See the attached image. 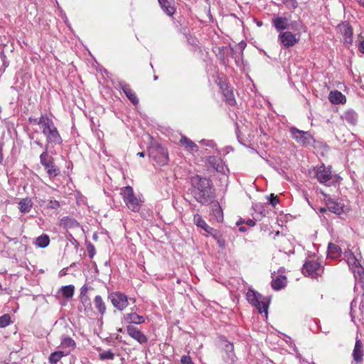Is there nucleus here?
Here are the masks:
<instances>
[{"mask_svg": "<svg viewBox=\"0 0 364 364\" xmlns=\"http://www.w3.org/2000/svg\"><path fill=\"white\" fill-rule=\"evenodd\" d=\"M70 350H57L52 353L49 358V362L50 364L57 363L63 357L69 355Z\"/></svg>", "mask_w": 364, "mask_h": 364, "instance_id": "29", "label": "nucleus"}, {"mask_svg": "<svg viewBox=\"0 0 364 364\" xmlns=\"http://www.w3.org/2000/svg\"><path fill=\"white\" fill-rule=\"evenodd\" d=\"M162 10L169 16H173L176 9L173 6V0H158Z\"/></svg>", "mask_w": 364, "mask_h": 364, "instance_id": "23", "label": "nucleus"}, {"mask_svg": "<svg viewBox=\"0 0 364 364\" xmlns=\"http://www.w3.org/2000/svg\"><path fill=\"white\" fill-rule=\"evenodd\" d=\"M246 224L250 227H253L255 225V223L254 220L249 219L246 221Z\"/></svg>", "mask_w": 364, "mask_h": 364, "instance_id": "50", "label": "nucleus"}, {"mask_svg": "<svg viewBox=\"0 0 364 364\" xmlns=\"http://www.w3.org/2000/svg\"><path fill=\"white\" fill-rule=\"evenodd\" d=\"M326 205L327 209L336 215H341L343 213L344 205L338 200H334L330 197H326Z\"/></svg>", "mask_w": 364, "mask_h": 364, "instance_id": "13", "label": "nucleus"}, {"mask_svg": "<svg viewBox=\"0 0 364 364\" xmlns=\"http://www.w3.org/2000/svg\"><path fill=\"white\" fill-rule=\"evenodd\" d=\"M120 193L129 210L133 212L139 211L141 205V200L135 196L133 188L131 186H127L122 188Z\"/></svg>", "mask_w": 364, "mask_h": 364, "instance_id": "3", "label": "nucleus"}, {"mask_svg": "<svg viewBox=\"0 0 364 364\" xmlns=\"http://www.w3.org/2000/svg\"><path fill=\"white\" fill-rule=\"evenodd\" d=\"M342 251L339 246L330 242L328 247V256L332 259H337L341 255Z\"/></svg>", "mask_w": 364, "mask_h": 364, "instance_id": "28", "label": "nucleus"}, {"mask_svg": "<svg viewBox=\"0 0 364 364\" xmlns=\"http://www.w3.org/2000/svg\"><path fill=\"white\" fill-rule=\"evenodd\" d=\"M262 22H258V23H257V25H258L259 26H262Z\"/></svg>", "mask_w": 364, "mask_h": 364, "instance_id": "59", "label": "nucleus"}, {"mask_svg": "<svg viewBox=\"0 0 364 364\" xmlns=\"http://www.w3.org/2000/svg\"><path fill=\"white\" fill-rule=\"evenodd\" d=\"M119 87L122 90L123 92L133 105H137L139 103V99L129 85L127 84L125 82H120L119 83Z\"/></svg>", "mask_w": 364, "mask_h": 364, "instance_id": "17", "label": "nucleus"}, {"mask_svg": "<svg viewBox=\"0 0 364 364\" xmlns=\"http://www.w3.org/2000/svg\"><path fill=\"white\" fill-rule=\"evenodd\" d=\"M339 30L344 36V43L351 44L353 42V28L348 23H343L338 26Z\"/></svg>", "mask_w": 364, "mask_h": 364, "instance_id": "19", "label": "nucleus"}, {"mask_svg": "<svg viewBox=\"0 0 364 364\" xmlns=\"http://www.w3.org/2000/svg\"><path fill=\"white\" fill-rule=\"evenodd\" d=\"M359 4L364 7V0H358Z\"/></svg>", "mask_w": 364, "mask_h": 364, "instance_id": "52", "label": "nucleus"}, {"mask_svg": "<svg viewBox=\"0 0 364 364\" xmlns=\"http://www.w3.org/2000/svg\"><path fill=\"white\" fill-rule=\"evenodd\" d=\"M87 252H88L90 258H91V259L93 258L94 255H95V249L94 245L90 244L87 247Z\"/></svg>", "mask_w": 364, "mask_h": 364, "instance_id": "46", "label": "nucleus"}, {"mask_svg": "<svg viewBox=\"0 0 364 364\" xmlns=\"http://www.w3.org/2000/svg\"><path fill=\"white\" fill-rule=\"evenodd\" d=\"M100 360H113L114 358V353L111 350H105L99 354Z\"/></svg>", "mask_w": 364, "mask_h": 364, "instance_id": "38", "label": "nucleus"}, {"mask_svg": "<svg viewBox=\"0 0 364 364\" xmlns=\"http://www.w3.org/2000/svg\"><path fill=\"white\" fill-rule=\"evenodd\" d=\"M90 289V287H89L86 284L83 285L80 289V296H87V294Z\"/></svg>", "mask_w": 364, "mask_h": 364, "instance_id": "45", "label": "nucleus"}, {"mask_svg": "<svg viewBox=\"0 0 364 364\" xmlns=\"http://www.w3.org/2000/svg\"><path fill=\"white\" fill-rule=\"evenodd\" d=\"M315 176L319 183L328 185L327 183L332 178L331 171L330 168H326L322 165L316 170Z\"/></svg>", "mask_w": 364, "mask_h": 364, "instance_id": "14", "label": "nucleus"}, {"mask_svg": "<svg viewBox=\"0 0 364 364\" xmlns=\"http://www.w3.org/2000/svg\"><path fill=\"white\" fill-rule=\"evenodd\" d=\"M193 220H194L195 224L198 227L203 228L208 234H212L213 232L214 231V229L213 228L210 227L200 215H198V214L195 215Z\"/></svg>", "mask_w": 364, "mask_h": 364, "instance_id": "25", "label": "nucleus"}, {"mask_svg": "<svg viewBox=\"0 0 364 364\" xmlns=\"http://www.w3.org/2000/svg\"><path fill=\"white\" fill-rule=\"evenodd\" d=\"M200 143L205 144V146H211V147H213L215 144L213 141H205V139H203L200 141Z\"/></svg>", "mask_w": 364, "mask_h": 364, "instance_id": "48", "label": "nucleus"}, {"mask_svg": "<svg viewBox=\"0 0 364 364\" xmlns=\"http://www.w3.org/2000/svg\"><path fill=\"white\" fill-rule=\"evenodd\" d=\"M75 287L73 285L63 286L61 288L63 296L65 299H70L74 294Z\"/></svg>", "mask_w": 364, "mask_h": 364, "instance_id": "37", "label": "nucleus"}, {"mask_svg": "<svg viewBox=\"0 0 364 364\" xmlns=\"http://www.w3.org/2000/svg\"><path fill=\"white\" fill-rule=\"evenodd\" d=\"M246 297L248 302L252 305L255 306L257 309L259 313H267L268 306L264 301H260V299L262 297V295L260 294L254 290L249 289L246 294Z\"/></svg>", "mask_w": 364, "mask_h": 364, "instance_id": "7", "label": "nucleus"}, {"mask_svg": "<svg viewBox=\"0 0 364 364\" xmlns=\"http://www.w3.org/2000/svg\"><path fill=\"white\" fill-rule=\"evenodd\" d=\"M60 225L63 226L65 228H74L79 225V223L76 220L70 218V217H63L60 220Z\"/></svg>", "mask_w": 364, "mask_h": 364, "instance_id": "33", "label": "nucleus"}, {"mask_svg": "<svg viewBox=\"0 0 364 364\" xmlns=\"http://www.w3.org/2000/svg\"><path fill=\"white\" fill-rule=\"evenodd\" d=\"M181 364H193L191 358L189 355H183L181 358Z\"/></svg>", "mask_w": 364, "mask_h": 364, "instance_id": "44", "label": "nucleus"}, {"mask_svg": "<svg viewBox=\"0 0 364 364\" xmlns=\"http://www.w3.org/2000/svg\"><path fill=\"white\" fill-rule=\"evenodd\" d=\"M95 308L98 311L99 314L102 316L106 313V304L101 296H95L93 301Z\"/></svg>", "mask_w": 364, "mask_h": 364, "instance_id": "27", "label": "nucleus"}, {"mask_svg": "<svg viewBox=\"0 0 364 364\" xmlns=\"http://www.w3.org/2000/svg\"><path fill=\"white\" fill-rule=\"evenodd\" d=\"M157 79H158V76H157V75H154V80H156Z\"/></svg>", "mask_w": 364, "mask_h": 364, "instance_id": "58", "label": "nucleus"}, {"mask_svg": "<svg viewBox=\"0 0 364 364\" xmlns=\"http://www.w3.org/2000/svg\"><path fill=\"white\" fill-rule=\"evenodd\" d=\"M291 136L299 144L307 146L314 142L313 136L309 132L299 130L292 127L289 129Z\"/></svg>", "mask_w": 364, "mask_h": 364, "instance_id": "6", "label": "nucleus"}, {"mask_svg": "<svg viewBox=\"0 0 364 364\" xmlns=\"http://www.w3.org/2000/svg\"><path fill=\"white\" fill-rule=\"evenodd\" d=\"M124 320L129 323L140 324L144 322V318L136 313H130L124 315Z\"/></svg>", "mask_w": 364, "mask_h": 364, "instance_id": "30", "label": "nucleus"}, {"mask_svg": "<svg viewBox=\"0 0 364 364\" xmlns=\"http://www.w3.org/2000/svg\"><path fill=\"white\" fill-rule=\"evenodd\" d=\"M220 89L222 90L223 95L225 101L229 105H234L236 102L232 89L227 84H221Z\"/></svg>", "mask_w": 364, "mask_h": 364, "instance_id": "20", "label": "nucleus"}, {"mask_svg": "<svg viewBox=\"0 0 364 364\" xmlns=\"http://www.w3.org/2000/svg\"><path fill=\"white\" fill-rule=\"evenodd\" d=\"M215 212H217V213H218V214H220L222 211L220 208H218V209L215 210Z\"/></svg>", "mask_w": 364, "mask_h": 364, "instance_id": "57", "label": "nucleus"}, {"mask_svg": "<svg viewBox=\"0 0 364 364\" xmlns=\"http://www.w3.org/2000/svg\"><path fill=\"white\" fill-rule=\"evenodd\" d=\"M358 49L361 53H364V40L360 43Z\"/></svg>", "mask_w": 364, "mask_h": 364, "instance_id": "49", "label": "nucleus"}, {"mask_svg": "<svg viewBox=\"0 0 364 364\" xmlns=\"http://www.w3.org/2000/svg\"><path fill=\"white\" fill-rule=\"evenodd\" d=\"M118 331H119V332H122V328H119V329L118 330Z\"/></svg>", "mask_w": 364, "mask_h": 364, "instance_id": "60", "label": "nucleus"}, {"mask_svg": "<svg viewBox=\"0 0 364 364\" xmlns=\"http://www.w3.org/2000/svg\"><path fill=\"white\" fill-rule=\"evenodd\" d=\"M278 40L280 44L284 48H290L298 42L299 38L291 32L284 31L279 35Z\"/></svg>", "mask_w": 364, "mask_h": 364, "instance_id": "11", "label": "nucleus"}, {"mask_svg": "<svg viewBox=\"0 0 364 364\" xmlns=\"http://www.w3.org/2000/svg\"><path fill=\"white\" fill-rule=\"evenodd\" d=\"M364 346L363 342L358 337L355 339V346L352 353L353 360L356 363H360L363 360Z\"/></svg>", "mask_w": 364, "mask_h": 364, "instance_id": "15", "label": "nucleus"}, {"mask_svg": "<svg viewBox=\"0 0 364 364\" xmlns=\"http://www.w3.org/2000/svg\"><path fill=\"white\" fill-rule=\"evenodd\" d=\"M34 144H37L38 146H41V147H42V146H43L42 143H41V142H40V141H34Z\"/></svg>", "mask_w": 364, "mask_h": 364, "instance_id": "53", "label": "nucleus"}, {"mask_svg": "<svg viewBox=\"0 0 364 364\" xmlns=\"http://www.w3.org/2000/svg\"><path fill=\"white\" fill-rule=\"evenodd\" d=\"M138 156H141V157H144V152L141 151V152H139L137 154Z\"/></svg>", "mask_w": 364, "mask_h": 364, "instance_id": "55", "label": "nucleus"}, {"mask_svg": "<svg viewBox=\"0 0 364 364\" xmlns=\"http://www.w3.org/2000/svg\"><path fill=\"white\" fill-rule=\"evenodd\" d=\"M321 266L320 263L316 261H306L303 265L302 272L305 276L316 278L321 274Z\"/></svg>", "mask_w": 364, "mask_h": 364, "instance_id": "10", "label": "nucleus"}, {"mask_svg": "<svg viewBox=\"0 0 364 364\" xmlns=\"http://www.w3.org/2000/svg\"><path fill=\"white\" fill-rule=\"evenodd\" d=\"M283 270L279 269L277 274L275 272L272 274L271 286L274 290L279 291L287 285V277L282 274Z\"/></svg>", "mask_w": 364, "mask_h": 364, "instance_id": "12", "label": "nucleus"}, {"mask_svg": "<svg viewBox=\"0 0 364 364\" xmlns=\"http://www.w3.org/2000/svg\"><path fill=\"white\" fill-rule=\"evenodd\" d=\"M50 243L49 236L46 234H42L38 236L36 240V245L41 248H45L48 246Z\"/></svg>", "mask_w": 364, "mask_h": 364, "instance_id": "34", "label": "nucleus"}, {"mask_svg": "<svg viewBox=\"0 0 364 364\" xmlns=\"http://www.w3.org/2000/svg\"><path fill=\"white\" fill-rule=\"evenodd\" d=\"M326 210H327V208H321L319 209V211H320L321 213H325V212L326 211Z\"/></svg>", "mask_w": 364, "mask_h": 364, "instance_id": "54", "label": "nucleus"}, {"mask_svg": "<svg viewBox=\"0 0 364 364\" xmlns=\"http://www.w3.org/2000/svg\"><path fill=\"white\" fill-rule=\"evenodd\" d=\"M180 144L183 146L187 151L190 153H195L198 151V146L197 144L188 139L186 136H182L180 139Z\"/></svg>", "mask_w": 364, "mask_h": 364, "instance_id": "21", "label": "nucleus"}, {"mask_svg": "<svg viewBox=\"0 0 364 364\" xmlns=\"http://www.w3.org/2000/svg\"><path fill=\"white\" fill-rule=\"evenodd\" d=\"M363 307H364V302H363V301H362L360 304V307H359L360 310H361V308H363Z\"/></svg>", "mask_w": 364, "mask_h": 364, "instance_id": "56", "label": "nucleus"}, {"mask_svg": "<svg viewBox=\"0 0 364 364\" xmlns=\"http://www.w3.org/2000/svg\"><path fill=\"white\" fill-rule=\"evenodd\" d=\"M189 188L194 199L202 205H208L215 198V189L210 178L196 175L191 178Z\"/></svg>", "mask_w": 364, "mask_h": 364, "instance_id": "1", "label": "nucleus"}, {"mask_svg": "<svg viewBox=\"0 0 364 364\" xmlns=\"http://www.w3.org/2000/svg\"><path fill=\"white\" fill-rule=\"evenodd\" d=\"M80 302L82 303L85 311L91 310V303L89 296H80Z\"/></svg>", "mask_w": 364, "mask_h": 364, "instance_id": "40", "label": "nucleus"}, {"mask_svg": "<svg viewBox=\"0 0 364 364\" xmlns=\"http://www.w3.org/2000/svg\"><path fill=\"white\" fill-rule=\"evenodd\" d=\"M208 164L210 166L213 168L218 172L224 171V164L220 158L210 156L207 159Z\"/></svg>", "mask_w": 364, "mask_h": 364, "instance_id": "22", "label": "nucleus"}, {"mask_svg": "<svg viewBox=\"0 0 364 364\" xmlns=\"http://www.w3.org/2000/svg\"><path fill=\"white\" fill-rule=\"evenodd\" d=\"M127 333L139 343L143 344L147 342L146 336L137 328L133 326H128L127 328Z\"/></svg>", "mask_w": 364, "mask_h": 364, "instance_id": "18", "label": "nucleus"}, {"mask_svg": "<svg viewBox=\"0 0 364 364\" xmlns=\"http://www.w3.org/2000/svg\"><path fill=\"white\" fill-rule=\"evenodd\" d=\"M149 155L154 158L157 164L161 166L166 164L168 161L167 150L160 144L151 147Z\"/></svg>", "mask_w": 364, "mask_h": 364, "instance_id": "8", "label": "nucleus"}, {"mask_svg": "<svg viewBox=\"0 0 364 364\" xmlns=\"http://www.w3.org/2000/svg\"><path fill=\"white\" fill-rule=\"evenodd\" d=\"M239 230H240V232H245V231H246V228H245V227H243V226H242V227H240V228H239Z\"/></svg>", "mask_w": 364, "mask_h": 364, "instance_id": "51", "label": "nucleus"}, {"mask_svg": "<svg viewBox=\"0 0 364 364\" xmlns=\"http://www.w3.org/2000/svg\"><path fill=\"white\" fill-rule=\"evenodd\" d=\"M108 299L114 307L119 311L125 309L129 304L128 297L124 294L119 291L110 293L108 296Z\"/></svg>", "mask_w": 364, "mask_h": 364, "instance_id": "9", "label": "nucleus"}, {"mask_svg": "<svg viewBox=\"0 0 364 364\" xmlns=\"http://www.w3.org/2000/svg\"><path fill=\"white\" fill-rule=\"evenodd\" d=\"M269 203L272 205L275 206L277 204L279 203V199L277 196H275L274 194H270L268 197Z\"/></svg>", "mask_w": 364, "mask_h": 364, "instance_id": "42", "label": "nucleus"}, {"mask_svg": "<svg viewBox=\"0 0 364 364\" xmlns=\"http://www.w3.org/2000/svg\"><path fill=\"white\" fill-rule=\"evenodd\" d=\"M50 117H48L47 115L42 114L40 118H35L33 117H30L28 118V122L30 124L39 125L41 128L42 129L44 124L46 122V120L48 119Z\"/></svg>", "mask_w": 364, "mask_h": 364, "instance_id": "36", "label": "nucleus"}, {"mask_svg": "<svg viewBox=\"0 0 364 364\" xmlns=\"http://www.w3.org/2000/svg\"><path fill=\"white\" fill-rule=\"evenodd\" d=\"M272 24L277 31L289 28L291 23L289 19L285 16H276L272 19Z\"/></svg>", "mask_w": 364, "mask_h": 364, "instance_id": "16", "label": "nucleus"}, {"mask_svg": "<svg viewBox=\"0 0 364 364\" xmlns=\"http://www.w3.org/2000/svg\"><path fill=\"white\" fill-rule=\"evenodd\" d=\"M40 162L50 178L56 177L60 174V169L54 164L52 156L48 154V145L45 146L43 152L40 155Z\"/></svg>", "mask_w": 364, "mask_h": 364, "instance_id": "4", "label": "nucleus"}, {"mask_svg": "<svg viewBox=\"0 0 364 364\" xmlns=\"http://www.w3.org/2000/svg\"><path fill=\"white\" fill-rule=\"evenodd\" d=\"M329 101L332 104H339L346 102V97L338 90L331 91L328 97Z\"/></svg>", "mask_w": 364, "mask_h": 364, "instance_id": "26", "label": "nucleus"}, {"mask_svg": "<svg viewBox=\"0 0 364 364\" xmlns=\"http://www.w3.org/2000/svg\"><path fill=\"white\" fill-rule=\"evenodd\" d=\"M11 323V316L6 314L0 316V328H4Z\"/></svg>", "mask_w": 364, "mask_h": 364, "instance_id": "39", "label": "nucleus"}, {"mask_svg": "<svg viewBox=\"0 0 364 364\" xmlns=\"http://www.w3.org/2000/svg\"><path fill=\"white\" fill-rule=\"evenodd\" d=\"M282 1L289 9H296L298 5L296 0H282Z\"/></svg>", "mask_w": 364, "mask_h": 364, "instance_id": "41", "label": "nucleus"}, {"mask_svg": "<svg viewBox=\"0 0 364 364\" xmlns=\"http://www.w3.org/2000/svg\"><path fill=\"white\" fill-rule=\"evenodd\" d=\"M60 346L63 348H69L68 350L70 351L71 350H73L75 348L76 344L73 338H71L69 336H63L61 338Z\"/></svg>", "mask_w": 364, "mask_h": 364, "instance_id": "31", "label": "nucleus"}, {"mask_svg": "<svg viewBox=\"0 0 364 364\" xmlns=\"http://www.w3.org/2000/svg\"><path fill=\"white\" fill-rule=\"evenodd\" d=\"M60 207V203L58 200H50L48 204V208L50 209H57Z\"/></svg>", "mask_w": 364, "mask_h": 364, "instance_id": "43", "label": "nucleus"}, {"mask_svg": "<svg viewBox=\"0 0 364 364\" xmlns=\"http://www.w3.org/2000/svg\"><path fill=\"white\" fill-rule=\"evenodd\" d=\"M41 129L42 133L46 138V145H48V147L49 144L54 146L62 143L63 139L59 132L50 118L46 120V124Z\"/></svg>", "mask_w": 364, "mask_h": 364, "instance_id": "2", "label": "nucleus"}, {"mask_svg": "<svg viewBox=\"0 0 364 364\" xmlns=\"http://www.w3.org/2000/svg\"><path fill=\"white\" fill-rule=\"evenodd\" d=\"M1 110H2V109H1V107H0V113L1 112Z\"/></svg>", "mask_w": 364, "mask_h": 364, "instance_id": "61", "label": "nucleus"}, {"mask_svg": "<svg viewBox=\"0 0 364 364\" xmlns=\"http://www.w3.org/2000/svg\"><path fill=\"white\" fill-rule=\"evenodd\" d=\"M355 303V300H353V301L350 304V316H351L352 321H354V318L355 316V310L353 309V306H354Z\"/></svg>", "mask_w": 364, "mask_h": 364, "instance_id": "47", "label": "nucleus"}, {"mask_svg": "<svg viewBox=\"0 0 364 364\" xmlns=\"http://www.w3.org/2000/svg\"><path fill=\"white\" fill-rule=\"evenodd\" d=\"M347 262L353 272L356 284H360L363 287L364 284V268L353 254H350Z\"/></svg>", "mask_w": 364, "mask_h": 364, "instance_id": "5", "label": "nucleus"}, {"mask_svg": "<svg viewBox=\"0 0 364 364\" xmlns=\"http://www.w3.org/2000/svg\"><path fill=\"white\" fill-rule=\"evenodd\" d=\"M343 118L352 125H355L358 122V114L353 110L346 111L343 114Z\"/></svg>", "mask_w": 364, "mask_h": 364, "instance_id": "32", "label": "nucleus"}, {"mask_svg": "<svg viewBox=\"0 0 364 364\" xmlns=\"http://www.w3.org/2000/svg\"><path fill=\"white\" fill-rule=\"evenodd\" d=\"M33 207V202L31 198L26 197L21 199L18 203V208L21 213H28L31 211Z\"/></svg>", "mask_w": 364, "mask_h": 364, "instance_id": "24", "label": "nucleus"}, {"mask_svg": "<svg viewBox=\"0 0 364 364\" xmlns=\"http://www.w3.org/2000/svg\"><path fill=\"white\" fill-rule=\"evenodd\" d=\"M233 349H234V347H233V344L231 343H228L225 344V352L228 355V360H225V363L227 364H233L234 363V357H235V355L233 353Z\"/></svg>", "mask_w": 364, "mask_h": 364, "instance_id": "35", "label": "nucleus"}]
</instances>
